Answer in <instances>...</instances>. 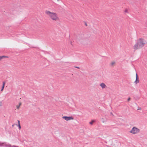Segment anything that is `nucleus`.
<instances>
[{
    "label": "nucleus",
    "mask_w": 147,
    "mask_h": 147,
    "mask_svg": "<svg viewBox=\"0 0 147 147\" xmlns=\"http://www.w3.org/2000/svg\"><path fill=\"white\" fill-rule=\"evenodd\" d=\"M59 0H57L58 1H59Z\"/></svg>",
    "instance_id": "17"
},
{
    "label": "nucleus",
    "mask_w": 147,
    "mask_h": 147,
    "mask_svg": "<svg viewBox=\"0 0 147 147\" xmlns=\"http://www.w3.org/2000/svg\"><path fill=\"white\" fill-rule=\"evenodd\" d=\"M5 85V82H3V86H2V88H1V91H2L3 90L4 88V87Z\"/></svg>",
    "instance_id": "9"
},
{
    "label": "nucleus",
    "mask_w": 147,
    "mask_h": 147,
    "mask_svg": "<svg viewBox=\"0 0 147 147\" xmlns=\"http://www.w3.org/2000/svg\"><path fill=\"white\" fill-rule=\"evenodd\" d=\"M63 119L67 121H68L70 120H73L74 119V117L72 116L67 117L63 116L62 117Z\"/></svg>",
    "instance_id": "5"
},
{
    "label": "nucleus",
    "mask_w": 147,
    "mask_h": 147,
    "mask_svg": "<svg viewBox=\"0 0 147 147\" xmlns=\"http://www.w3.org/2000/svg\"><path fill=\"white\" fill-rule=\"evenodd\" d=\"M94 122V121H92L90 123L91 124H92Z\"/></svg>",
    "instance_id": "14"
},
{
    "label": "nucleus",
    "mask_w": 147,
    "mask_h": 147,
    "mask_svg": "<svg viewBox=\"0 0 147 147\" xmlns=\"http://www.w3.org/2000/svg\"><path fill=\"white\" fill-rule=\"evenodd\" d=\"M45 13L52 20L57 21L59 20V18L57 14L55 12H52L49 10H46Z\"/></svg>",
    "instance_id": "1"
},
{
    "label": "nucleus",
    "mask_w": 147,
    "mask_h": 147,
    "mask_svg": "<svg viewBox=\"0 0 147 147\" xmlns=\"http://www.w3.org/2000/svg\"><path fill=\"white\" fill-rule=\"evenodd\" d=\"M21 105V103L20 102L18 105H16V108L17 109H19L20 107V106Z\"/></svg>",
    "instance_id": "10"
},
{
    "label": "nucleus",
    "mask_w": 147,
    "mask_h": 147,
    "mask_svg": "<svg viewBox=\"0 0 147 147\" xmlns=\"http://www.w3.org/2000/svg\"><path fill=\"white\" fill-rule=\"evenodd\" d=\"M115 61H113L111 62V65L113 66V65H114L115 64Z\"/></svg>",
    "instance_id": "12"
},
{
    "label": "nucleus",
    "mask_w": 147,
    "mask_h": 147,
    "mask_svg": "<svg viewBox=\"0 0 147 147\" xmlns=\"http://www.w3.org/2000/svg\"><path fill=\"white\" fill-rule=\"evenodd\" d=\"M100 86L103 89L106 88L107 87L106 85L103 83H101L100 84Z\"/></svg>",
    "instance_id": "7"
},
{
    "label": "nucleus",
    "mask_w": 147,
    "mask_h": 147,
    "mask_svg": "<svg viewBox=\"0 0 147 147\" xmlns=\"http://www.w3.org/2000/svg\"><path fill=\"white\" fill-rule=\"evenodd\" d=\"M18 126L19 127V129H20L21 128V127L20 126V121L19 120H18Z\"/></svg>",
    "instance_id": "11"
},
{
    "label": "nucleus",
    "mask_w": 147,
    "mask_h": 147,
    "mask_svg": "<svg viewBox=\"0 0 147 147\" xmlns=\"http://www.w3.org/2000/svg\"><path fill=\"white\" fill-rule=\"evenodd\" d=\"M124 12L126 13H128V10L127 9H125L124 10Z\"/></svg>",
    "instance_id": "13"
},
{
    "label": "nucleus",
    "mask_w": 147,
    "mask_h": 147,
    "mask_svg": "<svg viewBox=\"0 0 147 147\" xmlns=\"http://www.w3.org/2000/svg\"><path fill=\"white\" fill-rule=\"evenodd\" d=\"M140 131V130L139 129L135 127H133L129 132L131 133L135 134L138 133Z\"/></svg>",
    "instance_id": "3"
},
{
    "label": "nucleus",
    "mask_w": 147,
    "mask_h": 147,
    "mask_svg": "<svg viewBox=\"0 0 147 147\" xmlns=\"http://www.w3.org/2000/svg\"><path fill=\"white\" fill-rule=\"evenodd\" d=\"M5 58H8V57L5 56H0V61H1L2 59Z\"/></svg>",
    "instance_id": "8"
},
{
    "label": "nucleus",
    "mask_w": 147,
    "mask_h": 147,
    "mask_svg": "<svg viewBox=\"0 0 147 147\" xmlns=\"http://www.w3.org/2000/svg\"><path fill=\"white\" fill-rule=\"evenodd\" d=\"M145 41L142 39H139L137 43L133 47L134 50H136L142 47L146 44Z\"/></svg>",
    "instance_id": "2"
},
{
    "label": "nucleus",
    "mask_w": 147,
    "mask_h": 147,
    "mask_svg": "<svg viewBox=\"0 0 147 147\" xmlns=\"http://www.w3.org/2000/svg\"><path fill=\"white\" fill-rule=\"evenodd\" d=\"M139 82V80L138 78V76L137 73L136 74V80L135 82V83L137 84Z\"/></svg>",
    "instance_id": "6"
},
{
    "label": "nucleus",
    "mask_w": 147,
    "mask_h": 147,
    "mask_svg": "<svg viewBox=\"0 0 147 147\" xmlns=\"http://www.w3.org/2000/svg\"><path fill=\"white\" fill-rule=\"evenodd\" d=\"M84 39L83 36L80 35L77 39V42L78 43H82L83 42Z\"/></svg>",
    "instance_id": "4"
},
{
    "label": "nucleus",
    "mask_w": 147,
    "mask_h": 147,
    "mask_svg": "<svg viewBox=\"0 0 147 147\" xmlns=\"http://www.w3.org/2000/svg\"><path fill=\"white\" fill-rule=\"evenodd\" d=\"M0 104H1V106L2 103H1V102H0Z\"/></svg>",
    "instance_id": "16"
},
{
    "label": "nucleus",
    "mask_w": 147,
    "mask_h": 147,
    "mask_svg": "<svg viewBox=\"0 0 147 147\" xmlns=\"http://www.w3.org/2000/svg\"><path fill=\"white\" fill-rule=\"evenodd\" d=\"M130 100V98H129L128 99V101H129V100Z\"/></svg>",
    "instance_id": "15"
}]
</instances>
